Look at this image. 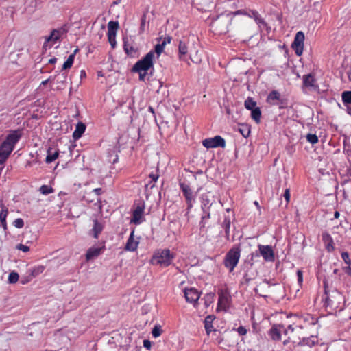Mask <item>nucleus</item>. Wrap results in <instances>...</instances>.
<instances>
[{
    "mask_svg": "<svg viewBox=\"0 0 351 351\" xmlns=\"http://www.w3.org/2000/svg\"><path fill=\"white\" fill-rule=\"evenodd\" d=\"M260 254L264 260L267 262H273L275 260L274 252L272 247L270 245H258Z\"/></svg>",
    "mask_w": 351,
    "mask_h": 351,
    "instance_id": "obj_14",
    "label": "nucleus"
},
{
    "mask_svg": "<svg viewBox=\"0 0 351 351\" xmlns=\"http://www.w3.org/2000/svg\"><path fill=\"white\" fill-rule=\"evenodd\" d=\"M282 328H284L282 325H274L269 330V335L271 339L274 341H280Z\"/></svg>",
    "mask_w": 351,
    "mask_h": 351,
    "instance_id": "obj_17",
    "label": "nucleus"
},
{
    "mask_svg": "<svg viewBox=\"0 0 351 351\" xmlns=\"http://www.w3.org/2000/svg\"><path fill=\"white\" fill-rule=\"evenodd\" d=\"M39 191L43 195H49L50 193H52L53 192V189L51 186H49L48 185H43L40 187Z\"/></svg>",
    "mask_w": 351,
    "mask_h": 351,
    "instance_id": "obj_40",
    "label": "nucleus"
},
{
    "mask_svg": "<svg viewBox=\"0 0 351 351\" xmlns=\"http://www.w3.org/2000/svg\"><path fill=\"white\" fill-rule=\"evenodd\" d=\"M303 84L306 87H314L315 79L311 74L304 75L303 76Z\"/></svg>",
    "mask_w": 351,
    "mask_h": 351,
    "instance_id": "obj_29",
    "label": "nucleus"
},
{
    "mask_svg": "<svg viewBox=\"0 0 351 351\" xmlns=\"http://www.w3.org/2000/svg\"><path fill=\"white\" fill-rule=\"evenodd\" d=\"M21 137V132L19 130H13L7 135L0 145V165L5 162Z\"/></svg>",
    "mask_w": 351,
    "mask_h": 351,
    "instance_id": "obj_1",
    "label": "nucleus"
},
{
    "mask_svg": "<svg viewBox=\"0 0 351 351\" xmlns=\"http://www.w3.org/2000/svg\"><path fill=\"white\" fill-rule=\"evenodd\" d=\"M58 156H59L58 151L52 152V148H49L47 149V155L45 158L46 163H47V164L51 163L52 162H53L55 160H56L58 158Z\"/></svg>",
    "mask_w": 351,
    "mask_h": 351,
    "instance_id": "obj_28",
    "label": "nucleus"
},
{
    "mask_svg": "<svg viewBox=\"0 0 351 351\" xmlns=\"http://www.w3.org/2000/svg\"><path fill=\"white\" fill-rule=\"evenodd\" d=\"M171 39H172V38H171V36H167V37H165V38L162 39V40L161 43H162V44H164V46L165 47V45H166L167 44H168V43H171Z\"/></svg>",
    "mask_w": 351,
    "mask_h": 351,
    "instance_id": "obj_57",
    "label": "nucleus"
},
{
    "mask_svg": "<svg viewBox=\"0 0 351 351\" xmlns=\"http://www.w3.org/2000/svg\"><path fill=\"white\" fill-rule=\"evenodd\" d=\"M45 269V267L43 265H39V266L35 267L34 268H33V269L32 271V275L33 276H36L42 274L44 271Z\"/></svg>",
    "mask_w": 351,
    "mask_h": 351,
    "instance_id": "obj_44",
    "label": "nucleus"
},
{
    "mask_svg": "<svg viewBox=\"0 0 351 351\" xmlns=\"http://www.w3.org/2000/svg\"><path fill=\"white\" fill-rule=\"evenodd\" d=\"M162 334V328L159 324H156L154 326L152 330V335L154 338H157Z\"/></svg>",
    "mask_w": 351,
    "mask_h": 351,
    "instance_id": "obj_41",
    "label": "nucleus"
},
{
    "mask_svg": "<svg viewBox=\"0 0 351 351\" xmlns=\"http://www.w3.org/2000/svg\"><path fill=\"white\" fill-rule=\"evenodd\" d=\"M302 318L304 322H308L310 324H315L316 322V318L313 317L310 314H306L302 316Z\"/></svg>",
    "mask_w": 351,
    "mask_h": 351,
    "instance_id": "obj_46",
    "label": "nucleus"
},
{
    "mask_svg": "<svg viewBox=\"0 0 351 351\" xmlns=\"http://www.w3.org/2000/svg\"><path fill=\"white\" fill-rule=\"evenodd\" d=\"M341 255L344 263L348 265H350L351 260L350 258L349 254L347 252H343Z\"/></svg>",
    "mask_w": 351,
    "mask_h": 351,
    "instance_id": "obj_48",
    "label": "nucleus"
},
{
    "mask_svg": "<svg viewBox=\"0 0 351 351\" xmlns=\"http://www.w3.org/2000/svg\"><path fill=\"white\" fill-rule=\"evenodd\" d=\"M343 153L347 156L348 160L351 165V145L350 144L344 143Z\"/></svg>",
    "mask_w": 351,
    "mask_h": 351,
    "instance_id": "obj_38",
    "label": "nucleus"
},
{
    "mask_svg": "<svg viewBox=\"0 0 351 351\" xmlns=\"http://www.w3.org/2000/svg\"><path fill=\"white\" fill-rule=\"evenodd\" d=\"M202 145L206 148L225 147L226 141L221 136L208 138L202 141Z\"/></svg>",
    "mask_w": 351,
    "mask_h": 351,
    "instance_id": "obj_12",
    "label": "nucleus"
},
{
    "mask_svg": "<svg viewBox=\"0 0 351 351\" xmlns=\"http://www.w3.org/2000/svg\"><path fill=\"white\" fill-rule=\"evenodd\" d=\"M252 19L255 21L260 29L268 28V25L266 21L261 16L258 12H252Z\"/></svg>",
    "mask_w": 351,
    "mask_h": 351,
    "instance_id": "obj_24",
    "label": "nucleus"
},
{
    "mask_svg": "<svg viewBox=\"0 0 351 351\" xmlns=\"http://www.w3.org/2000/svg\"><path fill=\"white\" fill-rule=\"evenodd\" d=\"M59 38H60L59 31H58L56 29H53L51 32V34L46 38V41L47 42H49V41L56 42L58 40H59Z\"/></svg>",
    "mask_w": 351,
    "mask_h": 351,
    "instance_id": "obj_37",
    "label": "nucleus"
},
{
    "mask_svg": "<svg viewBox=\"0 0 351 351\" xmlns=\"http://www.w3.org/2000/svg\"><path fill=\"white\" fill-rule=\"evenodd\" d=\"M287 330L288 331H290L291 332H293V330H294V328L292 326V325H289L287 328Z\"/></svg>",
    "mask_w": 351,
    "mask_h": 351,
    "instance_id": "obj_62",
    "label": "nucleus"
},
{
    "mask_svg": "<svg viewBox=\"0 0 351 351\" xmlns=\"http://www.w3.org/2000/svg\"><path fill=\"white\" fill-rule=\"evenodd\" d=\"M228 13L231 14V16H232V18H233V16H235L237 15H244V16L249 15L250 12L248 11V9H241V10H238L235 12H230Z\"/></svg>",
    "mask_w": 351,
    "mask_h": 351,
    "instance_id": "obj_42",
    "label": "nucleus"
},
{
    "mask_svg": "<svg viewBox=\"0 0 351 351\" xmlns=\"http://www.w3.org/2000/svg\"><path fill=\"white\" fill-rule=\"evenodd\" d=\"M16 249L23 251V252H27L29 251V247L23 244H19L16 245Z\"/></svg>",
    "mask_w": 351,
    "mask_h": 351,
    "instance_id": "obj_54",
    "label": "nucleus"
},
{
    "mask_svg": "<svg viewBox=\"0 0 351 351\" xmlns=\"http://www.w3.org/2000/svg\"><path fill=\"white\" fill-rule=\"evenodd\" d=\"M306 139L312 145H314L318 142V138L317 135L313 134H308L306 135Z\"/></svg>",
    "mask_w": 351,
    "mask_h": 351,
    "instance_id": "obj_47",
    "label": "nucleus"
},
{
    "mask_svg": "<svg viewBox=\"0 0 351 351\" xmlns=\"http://www.w3.org/2000/svg\"><path fill=\"white\" fill-rule=\"evenodd\" d=\"M241 256V249L236 246L232 247L226 254L223 263L230 272H232L237 267Z\"/></svg>",
    "mask_w": 351,
    "mask_h": 351,
    "instance_id": "obj_5",
    "label": "nucleus"
},
{
    "mask_svg": "<svg viewBox=\"0 0 351 351\" xmlns=\"http://www.w3.org/2000/svg\"><path fill=\"white\" fill-rule=\"evenodd\" d=\"M304 34L302 32H298L292 43V48L298 56H300L304 49Z\"/></svg>",
    "mask_w": 351,
    "mask_h": 351,
    "instance_id": "obj_11",
    "label": "nucleus"
},
{
    "mask_svg": "<svg viewBox=\"0 0 351 351\" xmlns=\"http://www.w3.org/2000/svg\"><path fill=\"white\" fill-rule=\"evenodd\" d=\"M154 52L153 50L149 51L141 60L137 61L132 68V72L141 73L148 71L154 67Z\"/></svg>",
    "mask_w": 351,
    "mask_h": 351,
    "instance_id": "obj_6",
    "label": "nucleus"
},
{
    "mask_svg": "<svg viewBox=\"0 0 351 351\" xmlns=\"http://www.w3.org/2000/svg\"><path fill=\"white\" fill-rule=\"evenodd\" d=\"M230 224L231 221L230 217H226L222 223V228L224 229L226 235L227 237H229L230 234Z\"/></svg>",
    "mask_w": 351,
    "mask_h": 351,
    "instance_id": "obj_36",
    "label": "nucleus"
},
{
    "mask_svg": "<svg viewBox=\"0 0 351 351\" xmlns=\"http://www.w3.org/2000/svg\"><path fill=\"white\" fill-rule=\"evenodd\" d=\"M97 195H100L102 193V189L101 188H96L93 191Z\"/></svg>",
    "mask_w": 351,
    "mask_h": 351,
    "instance_id": "obj_60",
    "label": "nucleus"
},
{
    "mask_svg": "<svg viewBox=\"0 0 351 351\" xmlns=\"http://www.w3.org/2000/svg\"><path fill=\"white\" fill-rule=\"evenodd\" d=\"M297 280L299 287H302L303 282V274L302 271L300 269L297 271Z\"/></svg>",
    "mask_w": 351,
    "mask_h": 351,
    "instance_id": "obj_50",
    "label": "nucleus"
},
{
    "mask_svg": "<svg viewBox=\"0 0 351 351\" xmlns=\"http://www.w3.org/2000/svg\"><path fill=\"white\" fill-rule=\"evenodd\" d=\"M251 117L256 123H260L261 118V111L259 107H257L251 110Z\"/></svg>",
    "mask_w": 351,
    "mask_h": 351,
    "instance_id": "obj_33",
    "label": "nucleus"
},
{
    "mask_svg": "<svg viewBox=\"0 0 351 351\" xmlns=\"http://www.w3.org/2000/svg\"><path fill=\"white\" fill-rule=\"evenodd\" d=\"M104 249H105L104 245H102V246H101V247L93 246V247H90L87 250L86 254V261H90V260H92V259H94V258L98 257L101 254V252H104Z\"/></svg>",
    "mask_w": 351,
    "mask_h": 351,
    "instance_id": "obj_16",
    "label": "nucleus"
},
{
    "mask_svg": "<svg viewBox=\"0 0 351 351\" xmlns=\"http://www.w3.org/2000/svg\"><path fill=\"white\" fill-rule=\"evenodd\" d=\"M119 23L117 21H110L108 23V40L112 48L117 45L116 34L119 29Z\"/></svg>",
    "mask_w": 351,
    "mask_h": 351,
    "instance_id": "obj_10",
    "label": "nucleus"
},
{
    "mask_svg": "<svg viewBox=\"0 0 351 351\" xmlns=\"http://www.w3.org/2000/svg\"><path fill=\"white\" fill-rule=\"evenodd\" d=\"M178 51H179V58L180 59H182V57L184 55H186L188 52V47L186 45V44L182 41V40H180L179 42V45H178Z\"/></svg>",
    "mask_w": 351,
    "mask_h": 351,
    "instance_id": "obj_34",
    "label": "nucleus"
},
{
    "mask_svg": "<svg viewBox=\"0 0 351 351\" xmlns=\"http://www.w3.org/2000/svg\"><path fill=\"white\" fill-rule=\"evenodd\" d=\"M283 196H284L287 203H289V201H290V191H289V189H287L285 191Z\"/></svg>",
    "mask_w": 351,
    "mask_h": 351,
    "instance_id": "obj_55",
    "label": "nucleus"
},
{
    "mask_svg": "<svg viewBox=\"0 0 351 351\" xmlns=\"http://www.w3.org/2000/svg\"><path fill=\"white\" fill-rule=\"evenodd\" d=\"M56 61H57V58H52L49 60L48 63L53 64L56 63Z\"/></svg>",
    "mask_w": 351,
    "mask_h": 351,
    "instance_id": "obj_61",
    "label": "nucleus"
},
{
    "mask_svg": "<svg viewBox=\"0 0 351 351\" xmlns=\"http://www.w3.org/2000/svg\"><path fill=\"white\" fill-rule=\"evenodd\" d=\"M123 48L128 55L131 54L134 51L133 47L128 45L125 41H124Z\"/></svg>",
    "mask_w": 351,
    "mask_h": 351,
    "instance_id": "obj_51",
    "label": "nucleus"
},
{
    "mask_svg": "<svg viewBox=\"0 0 351 351\" xmlns=\"http://www.w3.org/2000/svg\"><path fill=\"white\" fill-rule=\"evenodd\" d=\"M180 186L186 199L187 204L186 210L189 212L195 202L196 193H194L191 187L186 184L181 183Z\"/></svg>",
    "mask_w": 351,
    "mask_h": 351,
    "instance_id": "obj_8",
    "label": "nucleus"
},
{
    "mask_svg": "<svg viewBox=\"0 0 351 351\" xmlns=\"http://www.w3.org/2000/svg\"><path fill=\"white\" fill-rule=\"evenodd\" d=\"M325 294L326 295L324 303L326 308L336 311H340L343 308L344 298L340 292L337 290L328 291L325 289Z\"/></svg>",
    "mask_w": 351,
    "mask_h": 351,
    "instance_id": "obj_3",
    "label": "nucleus"
},
{
    "mask_svg": "<svg viewBox=\"0 0 351 351\" xmlns=\"http://www.w3.org/2000/svg\"><path fill=\"white\" fill-rule=\"evenodd\" d=\"M85 130L86 125L83 123H77L75 127V130L73 133V138L75 140L79 139L85 132Z\"/></svg>",
    "mask_w": 351,
    "mask_h": 351,
    "instance_id": "obj_23",
    "label": "nucleus"
},
{
    "mask_svg": "<svg viewBox=\"0 0 351 351\" xmlns=\"http://www.w3.org/2000/svg\"><path fill=\"white\" fill-rule=\"evenodd\" d=\"M274 101H279L280 104V108H283V101L280 99V95L277 90L271 91L267 97V102L269 103L270 104H276L274 102Z\"/></svg>",
    "mask_w": 351,
    "mask_h": 351,
    "instance_id": "obj_20",
    "label": "nucleus"
},
{
    "mask_svg": "<svg viewBox=\"0 0 351 351\" xmlns=\"http://www.w3.org/2000/svg\"><path fill=\"white\" fill-rule=\"evenodd\" d=\"M215 319V317L214 315H208L204 319V328L206 332L208 335L210 334V332L214 330H213V322L214 319Z\"/></svg>",
    "mask_w": 351,
    "mask_h": 351,
    "instance_id": "obj_22",
    "label": "nucleus"
},
{
    "mask_svg": "<svg viewBox=\"0 0 351 351\" xmlns=\"http://www.w3.org/2000/svg\"><path fill=\"white\" fill-rule=\"evenodd\" d=\"M149 177L152 179V181H154L155 182L158 179L159 176L157 173H151L149 175Z\"/></svg>",
    "mask_w": 351,
    "mask_h": 351,
    "instance_id": "obj_58",
    "label": "nucleus"
},
{
    "mask_svg": "<svg viewBox=\"0 0 351 351\" xmlns=\"http://www.w3.org/2000/svg\"><path fill=\"white\" fill-rule=\"evenodd\" d=\"M341 97L344 104H351V91H344Z\"/></svg>",
    "mask_w": 351,
    "mask_h": 351,
    "instance_id": "obj_39",
    "label": "nucleus"
},
{
    "mask_svg": "<svg viewBox=\"0 0 351 351\" xmlns=\"http://www.w3.org/2000/svg\"><path fill=\"white\" fill-rule=\"evenodd\" d=\"M145 23H146V15L143 14L142 16V17H141V27H140L141 32H144L145 27Z\"/></svg>",
    "mask_w": 351,
    "mask_h": 351,
    "instance_id": "obj_52",
    "label": "nucleus"
},
{
    "mask_svg": "<svg viewBox=\"0 0 351 351\" xmlns=\"http://www.w3.org/2000/svg\"><path fill=\"white\" fill-rule=\"evenodd\" d=\"M215 298V294L213 292L208 293L204 296L202 300L204 301V305L206 308L209 307L210 305L213 303Z\"/></svg>",
    "mask_w": 351,
    "mask_h": 351,
    "instance_id": "obj_31",
    "label": "nucleus"
},
{
    "mask_svg": "<svg viewBox=\"0 0 351 351\" xmlns=\"http://www.w3.org/2000/svg\"><path fill=\"white\" fill-rule=\"evenodd\" d=\"M19 274L15 271H12L8 276V282L10 283H16L19 280Z\"/></svg>",
    "mask_w": 351,
    "mask_h": 351,
    "instance_id": "obj_43",
    "label": "nucleus"
},
{
    "mask_svg": "<svg viewBox=\"0 0 351 351\" xmlns=\"http://www.w3.org/2000/svg\"><path fill=\"white\" fill-rule=\"evenodd\" d=\"M143 346L147 349H150L152 346V343L149 340L145 339L143 341Z\"/></svg>",
    "mask_w": 351,
    "mask_h": 351,
    "instance_id": "obj_59",
    "label": "nucleus"
},
{
    "mask_svg": "<svg viewBox=\"0 0 351 351\" xmlns=\"http://www.w3.org/2000/svg\"><path fill=\"white\" fill-rule=\"evenodd\" d=\"M218 302L217 311L226 312L231 303V295L228 288H222L218 290Z\"/></svg>",
    "mask_w": 351,
    "mask_h": 351,
    "instance_id": "obj_7",
    "label": "nucleus"
},
{
    "mask_svg": "<svg viewBox=\"0 0 351 351\" xmlns=\"http://www.w3.org/2000/svg\"><path fill=\"white\" fill-rule=\"evenodd\" d=\"M346 273H347L350 276H351V267H348L346 269Z\"/></svg>",
    "mask_w": 351,
    "mask_h": 351,
    "instance_id": "obj_64",
    "label": "nucleus"
},
{
    "mask_svg": "<svg viewBox=\"0 0 351 351\" xmlns=\"http://www.w3.org/2000/svg\"><path fill=\"white\" fill-rule=\"evenodd\" d=\"M201 209L202 210H210L212 204L210 203V199L206 194H202L200 197Z\"/></svg>",
    "mask_w": 351,
    "mask_h": 351,
    "instance_id": "obj_27",
    "label": "nucleus"
},
{
    "mask_svg": "<svg viewBox=\"0 0 351 351\" xmlns=\"http://www.w3.org/2000/svg\"><path fill=\"white\" fill-rule=\"evenodd\" d=\"M232 20L231 14H223L212 21L210 26L216 34H226L229 32L228 27Z\"/></svg>",
    "mask_w": 351,
    "mask_h": 351,
    "instance_id": "obj_4",
    "label": "nucleus"
},
{
    "mask_svg": "<svg viewBox=\"0 0 351 351\" xmlns=\"http://www.w3.org/2000/svg\"><path fill=\"white\" fill-rule=\"evenodd\" d=\"M322 239L326 245V249L328 250V252H332L335 249V247L333 239L331 235L326 232H323L322 234Z\"/></svg>",
    "mask_w": 351,
    "mask_h": 351,
    "instance_id": "obj_18",
    "label": "nucleus"
},
{
    "mask_svg": "<svg viewBox=\"0 0 351 351\" xmlns=\"http://www.w3.org/2000/svg\"><path fill=\"white\" fill-rule=\"evenodd\" d=\"M147 110H148V112H151L153 114H155L154 108L152 107V106H149L148 108H147Z\"/></svg>",
    "mask_w": 351,
    "mask_h": 351,
    "instance_id": "obj_63",
    "label": "nucleus"
},
{
    "mask_svg": "<svg viewBox=\"0 0 351 351\" xmlns=\"http://www.w3.org/2000/svg\"><path fill=\"white\" fill-rule=\"evenodd\" d=\"M237 331L238 334L241 336L245 335L247 332L245 327H244L243 326H240L239 327H238L237 329Z\"/></svg>",
    "mask_w": 351,
    "mask_h": 351,
    "instance_id": "obj_53",
    "label": "nucleus"
},
{
    "mask_svg": "<svg viewBox=\"0 0 351 351\" xmlns=\"http://www.w3.org/2000/svg\"><path fill=\"white\" fill-rule=\"evenodd\" d=\"M202 215L201 217V221L199 222L200 229H203L206 227V225L208 222V220L210 218V210H202Z\"/></svg>",
    "mask_w": 351,
    "mask_h": 351,
    "instance_id": "obj_30",
    "label": "nucleus"
},
{
    "mask_svg": "<svg viewBox=\"0 0 351 351\" xmlns=\"http://www.w3.org/2000/svg\"><path fill=\"white\" fill-rule=\"evenodd\" d=\"M139 244V238L134 239V230H132L129 238L127 240L125 250L129 252H134L137 250Z\"/></svg>",
    "mask_w": 351,
    "mask_h": 351,
    "instance_id": "obj_15",
    "label": "nucleus"
},
{
    "mask_svg": "<svg viewBox=\"0 0 351 351\" xmlns=\"http://www.w3.org/2000/svg\"><path fill=\"white\" fill-rule=\"evenodd\" d=\"M164 48H165L164 44H162L160 43H158L155 45L154 51H153L154 52V54L156 53L157 56L159 57L160 55L161 54V53L164 51Z\"/></svg>",
    "mask_w": 351,
    "mask_h": 351,
    "instance_id": "obj_45",
    "label": "nucleus"
},
{
    "mask_svg": "<svg viewBox=\"0 0 351 351\" xmlns=\"http://www.w3.org/2000/svg\"><path fill=\"white\" fill-rule=\"evenodd\" d=\"M77 51V49H75L72 54L69 55L67 60L63 64L62 69H68L72 66L74 62L75 56Z\"/></svg>",
    "mask_w": 351,
    "mask_h": 351,
    "instance_id": "obj_32",
    "label": "nucleus"
},
{
    "mask_svg": "<svg viewBox=\"0 0 351 351\" xmlns=\"http://www.w3.org/2000/svg\"><path fill=\"white\" fill-rule=\"evenodd\" d=\"M317 343H318L317 337L315 335H311L308 337L302 338L298 343V345L301 346H307L308 347H312Z\"/></svg>",
    "mask_w": 351,
    "mask_h": 351,
    "instance_id": "obj_19",
    "label": "nucleus"
},
{
    "mask_svg": "<svg viewBox=\"0 0 351 351\" xmlns=\"http://www.w3.org/2000/svg\"><path fill=\"white\" fill-rule=\"evenodd\" d=\"M145 203L141 202L136 205L132 212V217L130 219V223L135 225H140L145 221Z\"/></svg>",
    "mask_w": 351,
    "mask_h": 351,
    "instance_id": "obj_9",
    "label": "nucleus"
},
{
    "mask_svg": "<svg viewBox=\"0 0 351 351\" xmlns=\"http://www.w3.org/2000/svg\"><path fill=\"white\" fill-rule=\"evenodd\" d=\"M8 214V210L5 207H3L0 212V226L3 228L5 231L7 230L8 226L6 223V218Z\"/></svg>",
    "mask_w": 351,
    "mask_h": 351,
    "instance_id": "obj_26",
    "label": "nucleus"
},
{
    "mask_svg": "<svg viewBox=\"0 0 351 351\" xmlns=\"http://www.w3.org/2000/svg\"><path fill=\"white\" fill-rule=\"evenodd\" d=\"M244 106L246 109L252 110V109H254L257 108L256 102L253 99L252 97H247L246 100L244 102Z\"/></svg>",
    "mask_w": 351,
    "mask_h": 351,
    "instance_id": "obj_35",
    "label": "nucleus"
},
{
    "mask_svg": "<svg viewBox=\"0 0 351 351\" xmlns=\"http://www.w3.org/2000/svg\"><path fill=\"white\" fill-rule=\"evenodd\" d=\"M184 294L186 302L193 304L195 306L200 298V293L195 288H185Z\"/></svg>",
    "mask_w": 351,
    "mask_h": 351,
    "instance_id": "obj_13",
    "label": "nucleus"
},
{
    "mask_svg": "<svg viewBox=\"0 0 351 351\" xmlns=\"http://www.w3.org/2000/svg\"><path fill=\"white\" fill-rule=\"evenodd\" d=\"M252 19L255 21L260 29L268 28V25L266 21L261 16L258 12H252Z\"/></svg>",
    "mask_w": 351,
    "mask_h": 351,
    "instance_id": "obj_25",
    "label": "nucleus"
},
{
    "mask_svg": "<svg viewBox=\"0 0 351 351\" xmlns=\"http://www.w3.org/2000/svg\"><path fill=\"white\" fill-rule=\"evenodd\" d=\"M13 225L17 228H22L24 226L23 219L18 218L13 221Z\"/></svg>",
    "mask_w": 351,
    "mask_h": 351,
    "instance_id": "obj_49",
    "label": "nucleus"
},
{
    "mask_svg": "<svg viewBox=\"0 0 351 351\" xmlns=\"http://www.w3.org/2000/svg\"><path fill=\"white\" fill-rule=\"evenodd\" d=\"M104 229L103 224L99 222L97 219H93V228L90 230L91 234L93 237L97 239L99 235L101 234Z\"/></svg>",
    "mask_w": 351,
    "mask_h": 351,
    "instance_id": "obj_21",
    "label": "nucleus"
},
{
    "mask_svg": "<svg viewBox=\"0 0 351 351\" xmlns=\"http://www.w3.org/2000/svg\"><path fill=\"white\" fill-rule=\"evenodd\" d=\"M175 258V254L169 249H158L154 251L150 263L162 267L169 266Z\"/></svg>",
    "mask_w": 351,
    "mask_h": 351,
    "instance_id": "obj_2",
    "label": "nucleus"
},
{
    "mask_svg": "<svg viewBox=\"0 0 351 351\" xmlns=\"http://www.w3.org/2000/svg\"><path fill=\"white\" fill-rule=\"evenodd\" d=\"M139 74V80L144 82L145 80V77L147 74V71H142L141 73H138Z\"/></svg>",
    "mask_w": 351,
    "mask_h": 351,
    "instance_id": "obj_56",
    "label": "nucleus"
}]
</instances>
